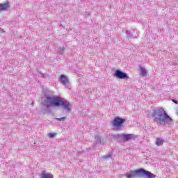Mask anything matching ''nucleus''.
Returning a JSON list of instances; mask_svg holds the SVG:
<instances>
[{
    "label": "nucleus",
    "instance_id": "obj_14",
    "mask_svg": "<svg viewBox=\"0 0 178 178\" xmlns=\"http://www.w3.org/2000/svg\"><path fill=\"white\" fill-rule=\"evenodd\" d=\"M57 52L60 54L62 55V54H63V52H65V48L64 47H59L57 49Z\"/></svg>",
    "mask_w": 178,
    "mask_h": 178
},
{
    "label": "nucleus",
    "instance_id": "obj_11",
    "mask_svg": "<svg viewBox=\"0 0 178 178\" xmlns=\"http://www.w3.org/2000/svg\"><path fill=\"white\" fill-rule=\"evenodd\" d=\"M163 143H165V141H163V139H162L161 138H157L155 143L157 147H161V145H163Z\"/></svg>",
    "mask_w": 178,
    "mask_h": 178
},
{
    "label": "nucleus",
    "instance_id": "obj_9",
    "mask_svg": "<svg viewBox=\"0 0 178 178\" xmlns=\"http://www.w3.org/2000/svg\"><path fill=\"white\" fill-rule=\"evenodd\" d=\"M134 138V135L131 134H122L121 135V138H122V140H124V141H129V140H131V138Z\"/></svg>",
    "mask_w": 178,
    "mask_h": 178
},
{
    "label": "nucleus",
    "instance_id": "obj_18",
    "mask_svg": "<svg viewBox=\"0 0 178 178\" xmlns=\"http://www.w3.org/2000/svg\"><path fill=\"white\" fill-rule=\"evenodd\" d=\"M172 102H174V104H178V102L176 99H172Z\"/></svg>",
    "mask_w": 178,
    "mask_h": 178
},
{
    "label": "nucleus",
    "instance_id": "obj_3",
    "mask_svg": "<svg viewBox=\"0 0 178 178\" xmlns=\"http://www.w3.org/2000/svg\"><path fill=\"white\" fill-rule=\"evenodd\" d=\"M141 175H144V176H146V178H155L156 177V175L154 174H152L149 171H147L143 168L138 169L136 170H131L125 175V177L127 178H136V177H140Z\"/></svg>",
    "mask_w": 178,
    "mask_h": 178
},
{
    "label": "nucleus",
    "instance_id": "obj_12",
    "mask_svg": "<svg viewBox=\"0 0 178 178\" xmlns=\"http://www.w3.org/2000/svg\"><path fill=\"white\" fill-rule=\"evenodd\" d=\"M140 70V74L143 77H145V76H147V70H145V68H144L143 67L140 66L139 67Z\"/></svg>",
    "mask_w": 178,
    "mask_h": 178
},
{
    "label": "nucleus",
    "instance_id": "obj_15",
    "mask_svg": "<svg viewBox=\"0 0 178 178\" xmlns=\"http://www.w3.org/2000/svg\"><path fill=\"white\" fill-rule=\"evenodd\" d=\"M56 136V133H49L47 134V137H49V138H54V136Z\"/></svg>",
    "mask_w": 178,
    "mask_h": 178
},
{
    "label": "nucleus",
    "instance_id": "obj_4",
    "mask_svg": "<svg viewBox=\"0 0 178 178\" xmlns=\"http://www.w3.org/2000/svg\"><path fill=\"white\" fill-rule=\"evenodd\" d=\"M124 122H126V119L115 117L112 122V126H113L116 130H120L123 127V123H124Z\"/></svg>",
    "mask_w": 178,
    "mask_h": 178
},
{
    "label": "nucleus",
    "instance_id": "obj_16",
    "mask_svg": "<svg viewBox=\"0 0 178 178\" xmlns=\"http://www.w3.org/2000/svg\"><path fill=\"white\" fill-rule=\"evenodd\" d=\"M112 156V154H106L103 156L104 159H109V158H111Z\"/></svg>",
    "mask_w": 178,
    "mask_h": 178
},
{
    "label": "nucleus",
    "instance_id": "obj_2",
    "mask_svg": "<svg viewBox=\"0 0 178 178\" xmlns=\"http://www.w3.org/2000/svg\"><path fill=\"white\" fill-rule=\"evenodd\" d=\"M152 118L154 123L161 126H167L169 127L172 126L175 121L168 115L163 108H156L152 113Z\"/></svg>",
    "mask_w": 178,
    "mask_h": 178
},
{
    "label": "nucleus",
    "instance_id": "obj_13",
    "mask_svg": "<svg viewBox=\"0 0 178 178\" xmlns=\"http://www.w3.org/2000/svg\"><path fill=\"white\" fill-rule=\"evenodd\" d=\"M96 145L95 147H99V144H101V136H95Z\"/></svg>",
    "mask_w": 178,
    "mask_h": 178
},
{
    "label": "nucleus",
    "instance_id": "obj_1",
    "mask_svg": "<svg viewBox=\"0 0 178 178\" xmlns=\"http://www.w3.org/2000/svg\"><path fill=\"white\" fill-rule=\"evenodd\" d=\"M42 105L46 109H49L51 106H56L58 108L61 106L67 113H69L72 111V104L70 102L59 96H46Z\"/></svg>",
    "mask_w": 178,
    "mask_h": 178
},
{
    "label": "nucleus",
    "instance_id": "obj_5",
    "mask_svg": "<svg viewBox=\"0 0 178 178\" xmlns=\"http://www.w3.org/2000/svg\"><path fill=\"white\" fill-rule=\"evenodd\" d=\"M59 81L63 84V86H65L67 88H69L70 87V83L69 82V79L66 75L62 74L60 76Z\"/></svg>",
    "mask_w": 178,
    "mask_h": 178
},
{
    "label": "nucleus",
    "instance_id": "obj_8",
    "mask_svg": "<svg viewBox=\"0 0 178 178\" xmlns=\"http://www.w3.org/2000/svg\"><path fill=\"white\" fill-rule=\"evenodd\" d=\"M10 8V3L6 1L4 3H0V12H7Z\"/></svg>",
    "mask_w": 178,
    "mask_h": 178
},
{
    "label": "nucleus",
    "instance_id": "obj_17",
    "mask_svg": "<svg viewBox=\"0 0 178 178\" xmlns=\"http://www.w3.org/2000/svg\"><path fill=\"white\" fill-rule=\"evenodd\" d=\"M56 120H58V122H65V120H66V117H63L61 118H56Z\"/></svg>",
    "mask_w": 178,
    "mask_h": 178
},
{
    "label": "nucleus",
    "instance_id": "obj_7",
    "mask_svg": "<svg viewBox=\"0 0 178 178\" xmlns=\"http://www.w3.org/2000/svg\"><path fill=\"white\" fill-rule=\"evenodd\" d=\"M115 77H117V79H129V77L127 76V74L120 71V70H117L114 72Z\"/></svg>",
    "mask_w": 178,
    "mask_h": 178
},
{
    "label": "nucleus",
    "instance_id": "obj_6",
    "mask_svg": "<svg viewBox=\"0 0 178 178\" xmlns=\"http://www.w3.org/2000/svg\"><path fill=\"white\" fill-rule=\"evenodd\" d=\"M127 38H137L138 37V34H137V30L130 29L126 31Z\"/></svg>",
    "mask_w": 178,
    "mask_h": 178
},
{
    "label": "nucleus",
    "instance_id": "obj_10",
    "mask_svg": "<svg viewBox=\"0 0 178 178\" xmlns=\"http://www.w3.org/2000/svg\"><path fill=\"white\" fill-rule=\"evenodd\" d=\"M40 178H54V175L47 172V171H42Z\"/></svg>",
    "mask_w": 178,
    "mask_h": 178
}]
</instances>
